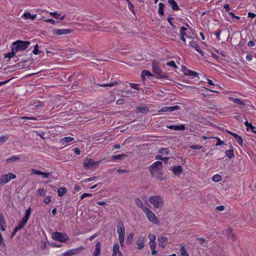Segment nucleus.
Returning <instances> with one entry per match:
<instances>
[{
	"label": "nucleus",
	"instance_id": "nucleus-1",
	"mask_svg": "<svg viewBox=\"0 0 256 256\" xmlns=\"http://www.w3.org/2000/svg\"><path fill=\"white\" fill-rule=\"evenodd\" d=\"M30 44V42L28 41L18 40L12 43V49L16 54L18 51L25 50L28 48Z\"/></svg>",
	"mask_w": 256,
	"mask_h": 256
},
{
	"label": "nucleus",
	"instance_id": "nucleus-2",
	"mask_svg": "<svg viewBox=\"0 0 256 256\" xmlns=\"http://www.w3.org/2000/svg\"><path fill=\"white\" fill-rule=\"evenodd\" d=\"M152 67L153 72H154L157 76V78H165L168 77L167 74L163 72L162 70L159 68L158 63L156 61H152Z\"/></svg>",
	"mask_w": 256,
	"mask_h": 256
},
{
	"label": "nucleus",
	"instance_id": "nucleus-3",
	"mask_svg": "<svg viewBox=\"0 0 256 256\" xmlns=\"http://www.w3.org/2000/svg\"><path fill=\"white\" fill-rule=\"evenodd\" d=\"M149 201L156 208H161L164 204V202L162 198L159 196H150L149 198Z\"/></svg>",
	"mask_w": 256,
	"mask_h": 256
},
{
	"label": "nucleus",
	"instance_id": "nucleus-4",
	"mask_svg": "<svg viewBox=\"0 0 256 256\" xmlns=\"http://www.w3.org/2000/svg\"><path fill=\"white\" fill-rule=\"evenodd\" d=\"M100 161L94 162L91 158H86L84 160L83 166L86 170H90L98 166Z\"/></svg>",
	"mask_w": 256,
	"mask_h": 256
},
{
	"label": "nucleus",
	"instance_id": "nucleus-5",
	"mask_svg": "<svg viewBox=\"0 0 256 256\" xmlns=\"http://www.w3.org/2000/svg\"><path fill=\"white\" fill-rule=\"evenodd\" d=\"M52 238L53 240H58L62 242H65L69 239L66 234L57 232L52 233Z\"/></svg>",
	"mask_w": 256,
	"mask_h": 256
},
{
	"label": "nucleus",
	"instance_id": "nucleus-6",
	"mask_svg": "<svg viewBox=\"0 0 256 256\" xmlns=\"http://www.w3.org/2000/svg\"><path fill=\"white\" fill-rule=\"evenodd\" d=\"M16 178V176L13 173L9 172L6 174H2L0 178V186H4L11 180H13Z\"/></svg>",
	"mask_w": 256,
	"mask_h": 256
},
{
	"label": "nucleus",
	"instance_id": "nucleus-7",
	"mask_svg": "<svg viewBox=\"0 0 256 256\" xmlns=\"http://www.w3.org/2000/svg\"><path fill=\"white\" fill-rule=\"evenodd\" d=\"M144 211L148 220L154 224H157L158 222V218L156 217L155 214L151 211L148 208H144Z\"/></svg>",
	"mask_w": 256,
	"mask_h": 256
},
{
	"label": "nucleus",
	"instance_id": "nucleus-8",
	"mask_svg": "<svg viewBox=\"0 0 256 256\" xmlns=\"http://www.w3.org/2000/svg\"><path fill=\"white\" fill-rule=\"evenodd\" d=\"M162 162L160 161H157L149 166L148 170L150 172V173L153 174L155 172L160 170V168H162Z\"/></svg>",
	"mask_w": 256,
	"mask_h": 256
},
{
	"label": "nucleus",
	"instance_id": "nucleus-9",
	"mask_svg": "<svg viewBox=\"0 0 256 256\" xmlns=\"http://www.w3.org/2000/svg\"><path fill=\"white\" fill-rule=\"evenodd\" d=\"M84 249V248L83 246H80L76 248L70 250L62 254V256H72L76 255Z\"/></svg>",
	"mask_w": 256,
	"mask_h": 256
},
{
	"label": "nucleus",
	"instance_id": "nucleus-10",
	"mask_svg": "<svg viewBox=\"0 0 256 256\" xmlns=\"http://www.w3.org/2000/svg\"><path fill=\"white\" fill-rule=\"evenodd\" d=\"M117 232L118 234V236H124L125 235V228L120 220H118Z\"/></svg>",
	"mask_w": 256,
	"mask_h": 256
},
{
	"label": "nucleus",
	"instance_id": "nucleus-11",
	"mask_svg": "<svg viewBox=\"0 0 256 256\" xmlns=\"http://www.w3.org/2000/svg\"><path fill=\"white\" fill-rule=\"evenodd\" d=\"M72 32V30L70 29H58L54 30H53V34H56V35L66 34Z\"/></svg>",
	"mask_w": 256,
	"mask_h": 256
},
{
	"label": "nucleus",
	"instance_id": "nucleus-12",
	"mask_svg": "<svg viewBox=\"0 0 256 256\" xmlns=\"http://www.w3.org/2000/svg\"><path fill=\"white\" fill-rule=\"evenodd\" d=\"M172 170L175 175L180 176L182 172V168L180 166H174L172 167Z\"/></svg>",
	"mask_w": 256,
	"mask_h": 256
},
{
	"label": "nucleus",
	"instance_id": "nucleus-13",
	"mask_svg": "<svg viewBox=\"0 0 256 256\" xmlns=\"http://www.w3.org/2000/svg\"><path fill=\"white\" fill-rule=\"evenodd\" d=\"M144 236H140V238L138 240L136 241V244L138 245V249L140 250L142 249L144 246Z\"/></svg>",
	"mask_w": 256,
	"mask_h": 256
},
{
	"label": "nucleus",
	"instance_id": "nucleus-14",
	"mask_svg": "<svg viewBox=\"0 0 256 256\" xmlns=\"http://www.w3.org/2000/svg\"><path fill=\"white\" fill-rule=\"evenodd\" d=\"M160 246L164 248L168 242V238L165 236H160L158 239Z\"/></svg>",
	"mask_w": 256,
	"mask_h": 256
},
{
	"label": "nucleus",
	"instance_id": "nucleus-15",
	"mask_svg": "<svg viewBox=\"0 0 256 256\" xmlns=\"http://www.w3.org/2000/svg\"><path fill=\"white\" fill-rule=\"evenodd\" d=\"M168 128L174 130H185V126L184 124L179 126L170 125L167 126Z\"/></svg>",
	"mask_w": 256,
	"mask_h": 256
},
{
	"label": "nucleus",
	"instance_id": "nucleus-16",
	"mask_svg": "<svg viewBox=\"0 0 256 256\" xmlns=\"http://www.w3.org/2000/svg\"><path fill=\"white\" fill-rule=\"evenodd\" d=\"M0 226L2 231H4L6 230V222L4 216L0 213Z\"/></svg>",
	"mask_w": 256,
	"mask_h": 256
},
{
	"label": "nucleus",
	"instance_id": "nucleus-17",
	"mask_svg": "<svg viewBox=\"0 0 256 256\" xmlns=\"http://www.w3.org/2000/svg\"><path fill=\"white\" fill-rule=\"evenodd\" d=\"M168 2L172 6V8L174 10H178L179 7L175 0H168Z\"/></svg>",
	"mask_w": 256,
	"mask_h": 256
},
{
	"label": "nucleus",
	"instance_id": "nucleus-18",
	"mask_svg": "<svg viewBox=\"0 0 256 256\" xmlns=\"http://www.w3.org/2000/svg\"><path fill=\"white\" fill-rule=\"evenodd\" d=\"M230 147L232 148V149L230 150H226L225 152V154L226 156H228L229 158H232L234 156V150H232V145H230Z\"/></svg>",
	"mask_w": 256,
	"mask_h": 256
},
{
	"label": "nucleus",
	"instance_id": "nucleus-19",
	"mask_svg": "<svg viewBox=\"0 0 256 256\" xmlns=\"http://www.w3.org/2000/svg\"><path fill=\"white\" fill-rule=\"evenodd\" d=\"M100 252V243L98 242L96 244V248L94 251V256H98Z\"/></svg>",
	"mask_w": 256,
	"mask_h": 256
},
{
	"label": "nucleus",
	"instance_id": "nucleus-20",
	"mask_svg": "<svg viewBox=\"0 0 256 256\" xmlns=\"http://www.w3.org/2000/svg\"><path fill=\"white\" fill-rule=\"evenodd\" d=\"M135 202L137 206L141 208L143 211L145 210L144 208H148L144 206L143 202L139 198H136L135 199Z\"/></svg>",
	"mask_w": 256,
	"mask_h": 256
},
{
	"label": "nucleus",
	"instance_id": "nucleus-21",
	"mask_svg": "<svg viewBox=\"0 0 256 256\" xmlns=\"http://www.w3.org/2000/svg\"><path fill=\"white\" fill-rule=\"evenodd\" d=\"M120 246L118 243L114 244L113 246L112 251L115 252L117 254H118V256H122V252L120 250Z\"/></svg>",
	"mask_w": 256,
	"mask_h": 256
},
{
	"label": "nucleus",
	"instance_id": "nucleus-22",
	"mask_svg": "<svg viewBox=\"0 0 256 256\" xmlns=\"http://www.w3.org/2000/svg\"><path fill=\"white\" fill-rule=\"evenodd\" d=\"M94 84H96L94 82ZM118 84V82L117 81H114L112 82L109 83V84H97L96 85L98 86H103V87H106V86L112 87L114 86H116Z\"/></svg>",
	"mask_w": 256,
	"mask_h": 256
},
{
	"label": "nucleus",
	"instance_id": "nucleus-23",
	"mask_svg": "<svg viewBox=\"0 0 256 256\" xmlns=\"http://www.w3.org/2000/svg\"><path fill=\"white\" fill-rule=\"evenodd\" d=\"M23 16L25 18V19L26 20L30 19L32 20H34L36 18V14L32 15L29 12L24 13Z\"/></svg>",
	"mask_w": 256,
	"mask_h": 256
},
{
	"label": "nucleus",
	"instance_id": "nucleus-24",
	"mask_svg": "<svg viewBox=\"0 0 256 256\" xmlns=\"http://www.w3.org/2000/svg\"><path fill=\"white\" fill-rule=\"evenodd\" d=\"M232 135L235 138V139L236 140L237 142L240 145L242 146L243 140H242V137L240 136H239V135H238V134H236L235 133H232Z\"/></svg>",
	"mask_w": 256,
	"mask_h": 256
},
{
	"label": "nucleus",
	"instance_id": "nucleus-25",
	"mask_svg": "<svg viewBox=\"0 0 256 256\" xmlns=\"http://www.w3.org/2000/svg\"><path fill=\"white\" fill-rule=\"evenodd\" d=\"M229 99L231 101H232V102H234V103L236 104H238V105H240V106H244V103L240 99L234 98H233V97H229Z\"/></svg>",
	"mask_w": 256,
	"mask_h": 256
},
{
	"label": "nucleus",
	"instance_id": "nucleus-26",
	"mask_svg": "<svg viewBox=\"0 0 256 256\" xmlns=\"http://www.w3.org/2000/svg\"><path fill=\"white\" fill-rule=\"evenodd\" d=\"M136 110L142 114H146L148 112L149 109L147 106H138Z\"/></svg>",
	"mask_w": 256,
	"mask_h": 256
},
{
	"label": "nucleus",
	"instance_id": "nucleus-27",
	"mask_svg": "<svg viewBox=\"0 0 256 256\" xmlns=\"http://www.w3.org/2000/svg\"><path fill=\"white\" fill-rule=\"evenodd\" d=\"M67 192V190L64 187H62L58 189V192L59 196H63Z\"/></svg>",
	"mask_w": 256,
	"mask_h": 256
},
{
	"label": "nucleus",
	"instance_id": "nucleus-28",
	"mask_svg": "<svg viewBox=\"0 0 256 256\" xmlns=\"http://www.w3.org/2000/svg\"><path fill=\"white\" fill-rule=\"evenodd\" d=\"M74 140V138L72 137H65L61 139L60 142L62 144H68Z\"/></svg>",
	"mask_w": 256,
	"mask_h": 256
},
{
	"label": "nucleus",
	"instance_id": "nucleus-29",
	"mask_svg": "<svg viewBox=\"0 0 256 256\" xmlns=\"http://www.w3.org/2000/svg\"><path fill=\"white\" fill-rule=\"evenodd\" d=\"M134 236V234L132 232L130 233V234H129L127 236L126 239V243L128 244H131L132 242V241Z\"/></svg>",
	"mask_w": 256,
	"mask_h": 256
},
{
	"label": "nucleus",
	"instance_id": "nucleus-30",
	"mask_svg": "<svg viewBox=\"0 0 256 256\" xmlns=\"http://www.w3.org/2000/svg\"><path fill=\"white\" fill-rule=\"evenodd\" d=\"M158 14L160 15H164V4L163 3L160 2L158 4Z\"/></svg>",
	"mask_w": 256,
	"mask_h": 256
},
{
	"label": "nucleus",
	"instance_id": "nucleus-31",
	"mask_svg": "<svg viewBox=\"0 0 256 256\" xmlns=\"http://www.w3.org/2000/svg\"><path fill=\"white\" fill-rule=\"evenodd\" d=\"M158 152L161 154H168L170 153V150L168 148H161L158 150Z\"/></svg>",
	"mask_w": 256,
	"mask_h": 256
},
{
	"label": "nucleus",
	"instance_id": "nucleus-32",
	"mask_svg": "<svg viewBox=\"0 0 256 256\" xmlns=\"http://www.w3.org/2000/svg\"><path fill=\"white\" fill-rule=\"evenodd\" d=\"M144 76H154V74H152L148 70H143L142 72L141 76L143 77Z\"/></svg>",
	"mask_w": 256,
	"mask_h": 256
},
{
	"label": "nucleus",
	"instance_id": "nucleus-33",
	"mask_svg": "<svg viewBox=\"0 0 256 256\" xmlns=\"http://www.w3.org/2000/svg\"><path fill=\"white\" fill-rule=\"evenodd\" d=\"M180 252L182 256H190L189 254H187L186 250L184 246L180 248Z\"/></svg>",
	"mask_w": 256,
	"mask_h": 256
},
{
	"label": "nucleus",
	"instance_id": "nucleus-34",
	"mask_svg": "<svg viewBox=\"0 0 256 256\" xmlns=\"http://www.w3.org/2000/svg\"><path fill=\"white\" fill-rule=\"evenodd\" d=\"M36 194L40 196H45L46 192L43 189H38L36 191Z\"/></svg>",
	"mask_w": 256,
	"mask_h": 256
},
{
	"label": "nucleus",
	"instance_id": "nucleus-35",
	"mask_svg": "<svg viewBox=\"0 0 256 256\" xmlns=\"http://www.w3.org/2000/svg\"><path fill=\"white\" fill-rule=\"evenodd\" d=\"M20 160V158L18 157V156H14L11 158H8L6 160V163H10V162H14L16 160Z\"/></svg>",
	"mask_w": 256,
	"mask_h": 256
},
{
	"label": "nucleus",
	"instance_id": "nucleus-36",
	"mask_svg": "<svg viewBox=\"0 0 256 256\" xmlns=\"http://www.w3.org/2000/svg\"><path fill=\"white\" fill-rule=\"evenodd\" d=\"M212 180L215 182H218L222 180V176L219 174H216L212 176Z\"/></svg>",
	"mask_w": 256,
	"mask_h": 256
},
{
	"label": "nucleus",
	"instance_id": "nucleus-37",
	"mask_svg": "<svg viewBox=\"0 0 256 256\" xmlns=\"http://www.w3.org/2000/svg\"><path fill=\"white\" fill-rule=\"evenodd\" d=\"M186 75L192 76L196 77V76H198V74L196 72H195L192 71L190 70H187V72L186 74Z\"/></svg>",
	"mask_w": 256,
	"mask_h": 256
},
{
	"label": "nucleus",
	"instance_id": "nucleus-38",
	"mask_svg": "<svg viewBox=\"0 0 256 256\" xmlns=\"http://www.w3.org/2000/svg\"><path fill=\"white\" fill-rule=\"evenodd\" d=\"M244 124L246 126H247V130H248L249 129L250 130H252V129H255L256 128L252 125L251 123H248V121H246L244 122Z\"/></svg>",
	"mask_w": 256,
	"mask_h": 256
},
{
	"label": "nucleus",
	"instance_id": "nucleus-39",
	"mask_svg": "<svg viewBox=\"0 0 256 256\" xmlns=\"http://www.w3.org/2000/svg\"><path fill=\"white\" fill-rule=\"evenodd\" d=\"M15 54H16L15 52L14 51V50L12 49V52L6 54L5 56H4V58H11L14 56H15Z\"/></svg>",
	"mask_w": 256,
	"mask_h": 256
},
{
	"label": "nucleus",
	"instance_id": "nucleus-40",
	"mask_svg": "<svg viewBox=\"0 0 256 256\" xmlns=\"http://www.w3.org/2000/svg\"><path fill=\"white\" fill-rule=\"evenodd\" d=\"M125 155L122 154H118V155H114L112 156V160H122L124 157Z\"/></svg>",
	"mask_w": 256,
	"mask_h": 256
},
{
	"label": "nucleus",
	"instance_id": "nucleus-41",
	"mask_svg": "<svg viewBox=\"0 0 256 256\" xmlns=\"http://www.w3.org/2000/svg\"><path fill=\"white\" fill-rule=\"evenodd\" d=\"M38 48V44H36V45H35V46L34 47V49L32 51V52L34 54L37 55V54H40L41 52V51L39 50Z\"/></svg>",
	"mask_w": 256,
	"mask_h": 256
},
{
	"label": "nucleus",
	"instance_id": "nucleus-42",
	"mask_svg": "<svg viewBox=\"0 0 256 256\" xmlns=\"http://www.w3.org/2000/svg\"><path fill=\"white\" fill-rule=\"evenodd\" d=\"M180 109V107L178 106H172L168 107V112H172Z\"/></svg>",
	"mask_w": 256,
	"mask_h": 256
},
{
	"label": "nucleus",
	"instance_id": "nucleus-43",
	"mask_svg": "<svg viewBox=\"0 0 256 256\" xmlns=\"http://www.w3.org/2000/svg\"><path fill=\"white\" fill-rule=\"evenodd\" d=\"M26 223L24 222L22 220H21L18 224V226H16L17 228L19 230L22 229L25 226Z\"/></svg>",
	"mask_w": 256,
	"mask_h": 256
},
{
	"label": "nucleus",
	"instance_id": "nucleus-44",
	"mask_svg": "<svg viewBox=\"0 0 256 256\" xmlns=\"http://www.w3.org/2000/svg\"><path fill=\"white\" fill-rule=\"evenodd\" d=\"M128 8L134 14V5L132 2H130L129 0H128Z\"/></svg>",
	"mask_w": 256,
	"mask_h": 256
},
{
	"label": "nucleus",
	"instance_id": "nucleus-45",
	"mask_svg": "<svg viewBox=\"0 0 256 256\" xmlns=\"http://www.w3.org/2000/svg\"><path fill=\"white\" fill-rule=\"evenodd\" d=\"M8 139V136H2L0 137V145L3 144Z\"/></svg>",
	"mask_w": 256,
	"mask_h": 256
},
{
	"label": "nucleus",
	"instance_id": "nucleus-46",
	"mask_svg": "<svg viewBox=\"0 0 256 256\" xmlns=\"http://www.w3.org/2000/svg\"><path fill=\"white\" fill-rule=\"evenodd\" d=\"M186 30V28L184 26H182L181 28H180V34H181V36H186V33L185 32V31Z\"/></svg>",
	"mask_w": 256,
	"mask_h": 256
},
{
	"label": "nucleus",
	"instance_id": "nucleus-47",
	"mask_svg": "<svg viewBox=\"0 0 256 256\" xmlns=\"http://www.w3.org/2000/svg\"><path fill=\"white\" fill-rule=\"evenodd\" d=\"M166 65L174 67L175 68H178L174 60H171V61L167 62Z\"/></svg>",
	"mask_w": 256,
	"mask_h": 256
},
{
	"label": "nucleus",
	"instance_id": "nucleus-48",
	"mask_svg": "<svg viewBox=\"0 0 256 256\" xmlns=\"http://www.w3.org/2000/svg\"><path fill=\"white\" fill-rule=\"evenodd\" d=\"M148 238L150 240V242H155L154 241L156 240V236L154 234H150L148 235Z\"/></svg>",
	"mask_w": 256,
	"mask_h": 256
},
{
	"label": "nucleus",
	"instance_id": "nucleus-49",
	"mask_svg": "<svg viewBox=\"0 0 256 256\" xmlns=\"http://www.w3.org/2000/svg\"><path fill=\"white\" fill-rule=\"evenodd\" d=\"M124 236H118L120 244L122 246H124Z\"/></svg>",
	"mask_w": 256,
	"mask_h": 256
},
{
	"label": "nucleus",
	"instance_id": "nucleus-50",
	"mask_svg": "<svg viewBox=\"0 0 256 256\" xmlns=\"http://www.w3.org/2000/svg\"><path fill=\"white\" fill-rule=\"evenodd\" d=\"M19 119L21 120H36V118L35 117H29V116H22L19 118Z\"/></svg>",
	"mask_w": 256,
	"mask_h": 256
},
{
	"label": "nucleus",
	"instance_id": "nucleus-51",
	"mask_svg": "<svg viewBox=\"0 0 256 256\" xmlns=\"http://www.w3.org/2000/svg\"><path fill=\"white\" fill-rule=\"evenodd\" d=\"M50 14L54 18H58L59 16H60L57 12H50Z\"/></svg>",
	"mask_w": 256,
	"mask_h": 256
},
{
	"label": "nucleus",
	"instance_id": "nucleus-52",
	"mask_svg": "<svg viewBox=\"0 0 256 256\" xmlns=\"http://www.w3.org/2000/svg\"><path fill=\"white\" fill-rule=\"evenodd\" d=\"M200 54H202V56H204V52L200 49V46H198V45H196V46L194 48Z\"/></svg>",
	"mask_w": 256,
	"mask_h": 256
},
{
	"label": "nucleus",
	"instance_id": "nucleus-53",
	"mask_svg": "<svg viewBox=\"0 0 256 256\" xmlns=\"http://www.w3.org/2000/svg\"><path fill=\"white\" fill-rule=\"evenodd\" d=\"M32 174H34L41 175L42 174V172L40 171V170L32 169Z\"/></svg>",
	"mask_w": 256,
	"mask_h": 256
},
{
	"label": "nucleus",
	"instance_id": "nucleus-54",
	"mask_svg": "<svg viewBox=\"0 0 256 256\" xmlns=\"http://www.w3.org/2000/svg\"><path fill=\"white\" fill-rule=\"evenodd\" d=\"M190 148L193 150H200L202 148V146L198 145H192Z\"/></svg>",
	"mask_w": 256,
	"mask_h": 256
},
{
	"label": "nucleus",
	"instance_id": "nucleus-55",
	"mask_svg": "<svg viewBox=\"0 0 256 256\" xmlns=\"http://www.w3.org/2000/svg\"><path fill=\"white\" fill-rule=\"evenodd\" d=\"M174 18L172 17H169L168 18V21L170 23V24L172 26L173 28H175L176 26L173 24L172 22V20H174Z\"/></svg>",
	"mask_w": 256,
	"mask_h": 256
},
{
	"label": "nucleus",
	"instance_id": "nucleus-56",
	"mask_svg": "<svg viewBox=\"0 0 256 256\" xmlns=\"http://www.w3.org/2000/svg\"><path fill=\"white\" fill-rule=\"evenodd\" d=\"M92 196V194H88V193H84L83 194L81 197H80V199L81 200H82L84 199V198L86 197H87V196Z\"/></svg>",
	"mask_w": 256,
	"mask_h": 256
},
{
	"label": "nucleus",
	"instance_id": "nucleus-57",
	"mask_svg": "<svg viewBox=\"0 0 256 256\" xmlns=\"http://www.w3.org/2000/svg\"><path fill=\"white\" fill-rule=\"evenodd\" d=\"M218 142H217V143L216 144V146H221L222 145V144H224V141H222L220 138H216Z\"/></svg>",
	"mask_w": 256,
	"mask_h": 256
},
{
	"label": "nucleus",
	"instance_id": "nucleus-58",
	"mask_svg": "<svg viewBox=\"0 0 256 256\" xmlns=\"http://www.w3.org/2000/svg\"><path fill=\"white\" fill-rule=\"evenodd\" d=\"M189 46L190 47H193V48H195L196 46V42L194 40H192L191 42H190L189 43Z\"/></svg>",
	"mask_w": 256,
	"mask_h": 256
},
{
	"label": "nucleus",
	"instance_id": "nucleus-59",
	"mask_svg": "<svg viewBox=\"0 0 256 256\" xmlns=\"http://www.w3.org/2000/svg\"><path fill=\"white\" fill-rule=\"evenodd\" d=\"M50 174L51 173L50 172H42V174L41 175L42 176L43 178H48Z\"/></svg>",
	"mask_w": 256,
	"mask_h": 256
},
{
	"label": "nucleus",
	"instance_id": "nucleus-60",
	"mask_svg": "<svg viewBox=\"0 0 256 256\" xmlns=\"http://www.w3.org/2000/svg\"><path fill=\"white\" fill-rule=\"evenodd\" d=\"M130 86L134 89L138 90L139 88L138 86V84H130Z\"/></svg>",
	"mask_w": 256,
	"mask_h": 256
},
{
	"label": "nucleus",
	"instance_id": "nucleus-61",
	"mask_svg": "<svg viewBox=\"0 0 256 256\" xmlns=\"http://www.w3.org/2000/svg\"><path fill=\"white\" fill-rule=\"evenodd\" d=\"M149 244L150 246V248L152 250H156V242H152V243L149 242Z\"/></svg>",
	"mask_w": 256,
	"mask_h": 256
},
{
	"label": "nucleus",
	"instance_id": "nucleus-62",
	"mask_svg": "<svg viewBox=\"0 0 256 256\" xmlns=\"http://www.w3.org/2000/svg\"><path fill=\"white\" fill-rule=\"evenodd\" d=\"M30 216L28 215H24V216L23 217L22 220L24 222H25L26 223L27 222L29 219Z\"/></svg>",
	"mask_w": 256,
	"mask_h": 256
},
{
	"label": "nucleus",
	"instance_id": "nucleus-63",
	"mask_svg": "<svg viewBox=\"0 0 256 256\" xmlns=\"http://www.w3.org/2000/svg\"><path fill=\"white\" fill-rule=\"evenodd\" d=\"M30 216L28 215H24V216L23 217L22 220L24 222H25L26 223L27 222L29 219Z\"/></svg>",
	"mask_w": 256,
	"mask_h": 256
},
{
	"label": "nucleus",
	"instance_id": "nucleus-64",
	"mask_svg": "<svg viewBox=\"0 0 256 256\" xmlns=\"http://www.w3.org/2000/svg\"><path fill=\"white\" fill-rule=\"evenodd\" d=\"M50 202V196H47L46 198L44 200V202L46 204H48Z\"/></svg>",
	"mask_w": 256,
	"mask_h": 256
}]
</instances>
